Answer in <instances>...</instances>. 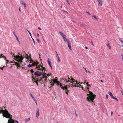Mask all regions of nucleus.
Listing matches in <instances>:
<instances>
[{
    "label": "nucleus",
    "mask_w": 123,
    "mask_h": 123,
    "mask_svg": "<svg viewBox=\"0 0 123 123\" xmlns=\"http://www.w3.org/2000/svg\"><path fill=\"white\" fill-rule=\"evenodd\" d=\"M88 72L90 73L91 74V73L90 72V71H88Z\"/></svg>",
    "instance_id": "338daca9"
},
{
    "label": "nucleus",
    "mask_w": 123,
    "mask_h": 123,
    "mask_svg": "<svg viewBox=\"0 0 123 123\" xmlns=\"http://www.w3.org/2000/svg\"><path fill=\"white\" fill-rule=\"evenodd\" d=\"M108 47L110 49H111V46H109V47Z\"/></svg>",
    "instance_id": "13d9d810"
},
{
    "label": "nucleus",
    "mask_w": 123,
    "mask_h": 123,
    "mask_svg": "<svg viewBox=\"0 0 123 123\" xmlns=\"http://www.w3.org/2000/svg\"><path fill=\"white\" fill-rule=\"evenodd\" d=\"M91 43H92V45L93 46H94V43H93L92 42V41H91Z\"/></svg>",
    "instance_id": "4c0bfd02"
},
{
    "label": "nucleus",
    "mask_w": 123,
    "mask_h": 123,
    "mask_svg": "<svg viewBox=\"0 0 123 123\" xmlns=\"http://www.w3.org/2000/svg\"><path fill=\"white\" fill-rule=\"evenodd\" d=\"M26 54V53H25V55H25V56H24L25 57V58H26L27 59H28V58L29 59V58H30V59L31 60H30L31 62H32L33 61L32 60V59H31V58L29 57L28 56V54Z\"/></svg>",
    "instance_id": "9d476101"
},
{
    "label": "nucleus",
    "mask_w": 123,
    "mask_h": 123,
    "mask_svg": "<svg viewBox=\"0 0 123 123\" xmlns=\"http://www.w3.org/2000/svg\"><path fill=\"white\" fill-rule=\"evenodd\" d=\"M68 47L71 50H72V49L71 48V43L70 42H68V43H67Z\"/></svg>",
    "instance_id": "dca6fc26"
},
{
    "label": "nucleus",
    "mask_w": 123,
    "mask_h": 123,
    "mask_svg": "<svg viewBox=\"0 0 123 123\" xmlns=\"http://www.w3.org/2000/svg\"><path fill=\"white\" fill-rule=\"evenodd\" d=\"M37 41L39 43H40V41L39 40V39H37Z\"/></svg>",
    "instance_id": "ea45409f"
},
{
    "label": "nucleus",
    "mask_w": 123,
    "mask_h": 123,
    "mask_svg": "<svg viewBox=\"0 0 123 123\" xmlns=\"http://www.w3.org/2000/svg\"><path fill=\"white\" fill-rule=\"evenodd\" d=\"M49 65L50 66V67H51V69H52V66L51 65V64H50V65Z\"/></svg>",
    "instance_id": "603ef678"
},
{
    "label": "nucleus",
    "mask_w": 123,
    "mask_h": 123,
    "mask_svg": "<svg viewBox=\"0 0 123 123\" xmlns=\"http://www.w3.org/2000/svg\"><path fill=\"white\" fill-rule=\"evenodd\" d=\"M43 80H42V81H43V82L44 83H45L46 82V80L45 79H44V77H43Z\"/></svg>",
    "instance_id": "5701e85b"
},
{
    "label": "nucleus",
    "mask_w": 123,
    "mask_h": 123,
    "mask_svg": "<svg viewBox=\"0 0 123 123\" xmlns=\"http://www.w3.org/2000/svg\"><path fill=\"white\" fill-rule=\"evenodd\" d=\"M63 39L64 41H66L67 42V43H68V42H70V40L69 39H67L66 38V37L64 38Z\"/></svg>",
    "instance_id": "4468645a"
},
{
    "label": "nucleus",
    "mask_w": 123,
    "mask_h": 123,
    "mask_svg": "<svg viewBox=\"0 0 123 123\" xmlns=\"http://www.w3.org/2000/svg\"><path fill=\"white\" fill-rule=\"evenodd\" d=\"M14 35L15 36V37H16V39H17V41L19 42V44H20V42L18 39V37L15 34H14Z\"/></svg>",
    "instance_id": "a211bd4d"
},
{
    "label": "nucleus",
    "mask_w": 123,
    "mask_h": 123,
    "mask_svg": "<svg viewBox=\"0 0 123 123\" xmlns=\"http://www.w3.org/2000/svg\"><path fill=\"white\" fill-rule=\"evenodd\" d=\"M108 94L110 96H111L112 95V93L110 91H109L108 92Z\"/></svg>",
    "instance_id": "4be33fe9"
},
{
    "label": "nucleus",
    "mask_w": 123,
    "mask_h": 123,
    "mask_svg": "<svg viewBox=\"0 0 123 123\" xmlns=\"http://www.w3.org/2000/svg\"><path fill=\"white\" fill-rule=\"evenodd\" d=\"M106 98L108 99V95H106Z\"/></svg>",
    "instance_id": "de8ad7c7"
},
{
    "label": "nucleus",
    "mask_w": 123,
    "mask_h": 123,
    "mask_svg": "<svg viewBox=\"0 0 123 123\" xmlns=\"http://www.w3.org/2000/svg\"><path fill=\"white\" fill-rule=\"evenodd\" d=\"M55 52L56 53V57H59L58 55V53L56 51H55Z\"/></svg>",
    "instance_id": "72a5a7b5"
},
{
    "label": "nucleus",
    "mask_w": 123,
    "mask_h": 123,
    "mask_svg": "<svg viewBox=\"0 0 123 123\" xmlns=\"http://www.w3.org/2000/svg\"><path fill=\"white\" fill-rule=\"evenodd\" d=\"M50 83H51V86L52 87L54 85H53V81H52V80L51 81V82H50Z\"/></svg>",
    "instance_id": "a878e982"
},
{
    "label": "nucleus",
    "mask_w": 123,
    "mask_h": 123,
    "mask_svg": "<svg viewBox=\"0 0 123 123\" xmlns=\"http://www.w3.org/2000/svg\"><path fill=\"white\" fill-rule=\"evenodd\" d=\"M14 57L17 60V61H18L17 62H15V64L16 65V66L18 67H20L21 66V65L22 64V62H23L22 60L23 59V58L22 56H14ZM14 64H11V65H13Z\"/></svg>",
    "instance_id": "20e7f679"
},
{
    "label": "nucleus",
    "mask_w": 123,
    "mask_h": 123,
    "mask_svg": "<svg viewBox=\"0 0 123 123\" xmlns=\"http://www.w3.org/2000/svg\"><path fill=\"white\" fill-rule=\"evenodd\" d=\"M32 39L33 40V41L34 44H35V41L34 40V39L33 38H32Z\"/></svg>",
    "instance_id": "8fccbe9b"
},
{
    "label": "nucleus",
    "mask_w": 123,
    "mask_h": 123,
    "mask_svg": "<svg viewBox=\"0 0 123 123\" xmlns=\"http://www.w3.org/2000/svg\"><path fill=\"white\" fill-rule=\"evenodd\" d=\"M32 80H34L33 83H36V85L37 86H38V82L42 81V80H43V78H42L40 79H37L35 77H34L33 76H32Z\"/></svg>",
    "instance_id": "0eeeda50"
},
{
    "label": "nucleus",
    "mask_w": 123,
    "mask_h": 123,
    "mask_svg": "<svg viewBox=\"0 0 123 123\" xmlns=\"http://www.w3.org/2000/svg\"><path fill=\"white\" fill-rule=\"evenodd\" d=\"M79 83L81 85V84H83V83L81 82H79Z\"/></svg>",
    "instance_id": "5fc2aeb1"
},
{
    "label": "nucleus",
    "mask_w": 123,
    "mask_h": 123,
    "mask_svg": "<svg viewBox=\"0 0 123 123\" xmlns=\"http://www.w3.org/2000/svg\"><path fill=\"white\" fill-rule=\"evenodd\" d=\"M1 57H2V58H4V59H5V60H6V62H7H7H9L8 61V60H6V57L5 56H4V57H3V56H2V57H1V56H0V58Z\"/></svg>",
    "instance_id": "412c9836"
},
{
    "label": "nucleus",
    "mask_w": 123,
    "mask_h": 123,
    "mask_svg": "<svg viewBox=\"0 0 123 123\" xmlns=\"http://www.w3.org/2000/svg\"><path fill=\"white\" fill-rule=\"evenodd\" d=\"M47 61H48V64L50 65V64H51L50 61L49 60V58H48V59H47Z\"/></svg>",
    "instance_id": "aec40b11"
},
{
    "label": "nucleus",
    "mask_w": 123,
    "mask_h": 123,
    "mask_svg": "<svg viewBox=\"0 0 123 123\" xmlns=\"http://www.w3.org/2000/svg\"><path fill=\"white\" fill-rule=\"evenodd\" d=\"M30 120V118H28V119H25V122H27L29 121Z\"/></svg>",
    "instance_id": "6ab92c4d"
},
{
    "label": "nucleus",
    "mask_w": 123,
    "mask_h": 123,
    "mask_svg": "<svg viewBox=\"0 0 123 123\" xmlns=\"http://www.w3.org/2000/svg\"><path fill=\"white\" fill-rule=\"evenodd\" d=\"M34 101L35 102L36 104V105H37V102L36 100Z\"/></svg>",
    "instance_id": "37998d69"
},
{
    "label": "nucleus",
    "mask_w": 123,
    "mask_h": 123,
    "mask_svg": "<svg viewBox=\"0 0 123 123\" xmlns=\"http://www.w3.org/2000/svg\"><path fill=\"white\" fill-rule=\"evenodd\" d=\"M51 74H50V75L49 74H46V75H47V76H49L50 75H51Z\"/></svg>",
    "instance_id": "a18cd8bd"
},
{
    "label": "nucleus",
    "mask_w": 123,
    "mask_h": 123,
    "mask_svg": "<svg viewBox=\"0 0 123 123\" xmlns=\"http://www.w3.org/2000/svg\"><path fill=\"white\" fill-rule=\"evenodd\" d=\"M93 17L95 19H96L97 20H98V19L96 17V16H95L93 15Z\"/></svg>",
    "instance_id": "c85d7f7f"
},
{
    "label": "nucleus",
    "mask_w": 123,
    "mask_h": 123,
    "mask_svg": "<svg viewBox=\"0 0 123 123\" xmlns=\"http://www.w3.org/2000/svg\"><path fill=\"white\" fill-rule=\"evenodd\" d=\"M27 31H28V32H29L30 35V36H31V37H32V36L31 35V32L28 30H27Z\"/></svg>",
    "instance_id": "c756f323"
},
{
    "label": "nucleus",
    "mask_w": 123,
    "mask_h": 123,
    "mask_svg": "<svg viewBox=\"0 0 123 123\" xmlns=\"http://www.w3.org/2000/svg\"><path fill=\"white\" fill-rule=\"evenodd\" d=\"M13 62L11 61V62H10V63H12H12H15V62Z\"/></svg>",
    "instance_id": "09e8293b"
},
{
    "label": "nucleus",
    "mask_w": 123,
    "mask_h": 123,
    "mask_svg": "<svg viewBox=\"0 0 123 123\" xmlns=\"http://www.w3.org/2000/svg\"><path fill=\"white\" fill-rule=\"evenodd\" d=\"M32 99H33V100L34 101L35 100H36V99H35V98H34V97H33L32 98Z\"/></svg>",
    "instance_id": "f704fd0d"
},
{
    "label": "nucleus",
    "mask_w": 123,
    "mask_h": 123,
    "mask_svg": "<svg viewBox=\"0 0 123 123\" xmlns=\"http://www.w3.org/2000/svg\"><path fill=\"white\" fill-rule=\"evenodd\" d=\"M1 112L3 113V115L4 117L11 119L10 122H9L10 120H8L9 122L8 123H14L15 121L14 120L11 119L12 117V116L9 114L7 110H0V113H1Z\"/></svg>",
    "instance_id": "f03ea898"
},
{
    "label": "nucleus",
    "mask_w": 123,
    "mask_h": 123,
    "mask_svg": "<svg viewBox=\"0 0 123 123\" xmlns=\"http://www.w3.org/2000/svg\"><path fill=\"white\" fill-rule=\"evenodd\" d=\"M30 71L31 72V73H33L34 72V71L33 69L31 70Z\"/></svg>",
    "instance_id": "e433bc0d"
},
{
    "label": "nucleus",
    "mask_w": 123,
    "mask_h": 123,
    "mask_svg": "<svg viewBox=\"0 0 123 123\" xmlns=\"http://www.w3.org/2000/svg\"><path fill=\"white\" fill-rule=\"evenodd\" d=\"M55 80H57V77H56L55 78Z\"/></svg>",
    "instance_id": "774afa93"
},
{
    "label": "nucleus",
    "mask_w": 123,
    "mask_h": 123,
    "mask_svg": "<svg viewBox=\"0 0 123 123\" xmlns=\"http://www.w3.org/2000/svg\"><path fill=\"white\" fill-rule=\"evenodd\" d=\"M107 46L108 47L109 46H110L109 43L107 45Z\"/></svg>",
    "instance_id": "69168bd1"
},
{
    "label": "nucleus",
    "mask_w": 123,
    "mask_h": 123,
    "mask_svg": "<svg viewBox=\"0 0 123 123\" xmlns=\"http://www.w3.org/2000/svg\"><path fill=\"white\" fill-rule=\"evenodd\" d=\"M39 109L38 108L37 109V111L36 113V117H37L38 118V117L39 115Z\"/></svg>",
    "instance_id": "f8f14e48"
},
{
    "label": "nucleus",
    "mask_w": 123,
    "mask_h": 123,
    "mask_svg": "<svg viewBox=\"0 0 123 123\" xmlns=\"http://www.w3.org/2000/svg\"><path fill=\"white\" fill-rule=\"evenodd\" d=\"M21 4L22 5H23L24 6V7L25 9H26V4L23 1H21Z\"/></svg>",
    "instance_id": "2eb2a0df"
},
{
    "label": "nucleus",
    "mask_w": 123,
    "mask_h": 123,
    "mask_svg": "<svg viewBox=\"0 0 123 123\" xmlns=\"http://www.w3.org/2000/svg\"><path fill=\"white\" fill-rule=\"evenodd\" d=\"M64 11L65 12H66V13H68V12L67 11H65V10H64Z\"/></svg>",
    "instance_id": "e2e57ef3"
},
{
    "label": "nucleus",
    "mask_w": 123,
    "mask_h": 123,
    "mask_svg": "<svg viewBox=\"0 0 123 123\" xmlns=\"http://www.w3.org/2000/svg\"><path fill=\"white\" fill-rule=\"evenodd\" d=\"M38 63H39L37 61V63L36 62H34L32 63V65H33V66L36 65V68L38 70H42L43 72H44V71L46 70V68L45 67H43V64L42 63V65L38 66Z\"/></svg>",
    "instance_id": "423d86ee"
},
{
    "label": "nucleus",
    "mask_w": 123,
    "mask_h": 123,
    "mask_svg": "<svg viewBox=\"0 0 123 123\" xmlns=\"http://www.w3.org/2000/svg\"><path fill=\"white\" fill-rule=\"evenodd\" d=\"M3 56V54H1V56H1V57H2V56Z\"/></svg>",
    "instance_id": "052dcab7"
},
{
    "label": "nucleus",
    "mask_w": 123,
    "mask_h": 123,
    "mask_svg": "<svg viewBox=\"0 0 123 123\" xmlns=\"http://www.w3.org/2000/svg\"><path fill=\"white\" fill-rule=\"evenodd\" d=\"M52 81H53V85H54V84L55 83H57V86L59 85L61 89H62L63 90H65V92L66 93L67 95L68 94L69 91L68 90L67 86H65V85L61 84L57 80H55V79H52Z\"/></svg>",
    "instance_id": "7ed1b4c3"
},
{
    "label": "nucleus",
    "mask_w": 123,
    "mask_h": 123,
    "mask_svg": "<svg viewBox=\"0 0 123 123\" xmlns=\"http://www.w3.org/2000/svg\"><path fill=\"white\" fill-rule=\"evenodd\" d=\"M11 54L12 55V56H14V55L15 54L14 53H12V52H11Z\"/></svg>",
    "instance_id": "2f4dec72"
},
{
    "label": "nucleus",
    "mask_w": 123,
    "mask_h": 123,
    "mask_svg": "<svg viewBox=\"0 0 123 123\" xmlns=\"http://www.w3.org/2000/svg\"><path fill=\"white\" fill-rule=\"evenodd\" d=\"M98 4V6H102V2L101 0H97Z\"/></svg>",
    "instance_id": "1a4fd4ad"
},
{
    "label": "nucleus",
    "mask_w": 123,
    "mask_h": 123,
    "mask_svg": "<svg viewBox=\"0 0 123 123\" xmlns=\"http://www.w3.org/2000/svg\"><path fill=\"white\" fill-rule=\"evenodd\" d=\"M121 55L122 57V60L123 61V55Z\"/></svg>",
    "instance_id": "49530a36"
},
{
    "label": "nucleus",
    "mask_w": 123,
    "mask_h": 123,
    "mask_svg": "<svg viewBox=\"0 0 123 123\" xmlns=\"http://www.w3.org/2000/svg\"><path fill=\"white\" fill-rule=\"evenodd\" d=\"M79 84L78 85V86H79V87H80V86H82V85H81L79 83H78Z\"/></svg>",
    "instance_id": "c9c22d12"
},
{
    "label": "nucleus",
    "mask_w": 123,
    "mask_h": 123,
    "mask_svg": "<svg viewBox=\"0 0 123 123\" xmlns=\"http://www.w3.org/2000/svg\"><path fill=\"white\" fill-rule=\"evenodd\" d=\"M120 91H121V93H122V95L123 96V92L121 90H120Z\"/></svg>",
    "instance_id": "6e6d98bb"
},
{
    "label": "nucleus",
    "mask_w": 123,
    "mask_h": 123,
    "mask_svg": "<svg viewBox=\"0 0 123 123\" xmlns=\"http://www.w3.org/2000/svg\"><path fill=\"white\" fill-rule=\"evenodd\" d=\"M30 96L32 97V98L34 97L32 95V94L31 93H30Z\"/></svg>",
    "instance_id": "7c9ffc66"
},
{
    "label": "nucleus",
    "mask_w": 123,
    "mask_h": 123,
    "mask_svg": "<svg viewBox=\"0 0 123 123\" xmlns=\"http://www.w3.org/2000/svg\"><path fill=\"white\" fill-rule=\"evenodd\" d=\"M42 71L41 72L39 71H37L34 73V74L37 76H40L41 74H42Z\"/></svg>",
    "instance_id": "6e6552de"
},
{
    "label": "nucleus",
    "mask_w": 123,
    "mask_h": 123,
    "mask_svg": "<svg viewBox=\"0 0 123 123\" xmlns=\"http://www.w3.org/2000/svg\"><path fill=\"white\" fill-rule=\"evenodd\" d=\"M84 69L85 70L86 72L87 73V70L84 67H83Z\"/></svg>",
    "instance_id": "58836bf2"
},
{
    "label": "nucleus",
    "mask_w": 123,
    "mask_h": 123,
    "mask_svg": "<svg viewBox=\"0 0 123 123\" xmlns=\"http://www.w3.org/2000/svg\"><path fill=\"white\" fill-rule=\"evenodd\" d=\"M65 86H67V89H68V87L69 88V87H70V86H71V87H72V86H67V85H65Z\"/></svg>",
    "instance_id": "cd10ccee"
},
{
    "label": "nucleus",
    "mask_w": 123,
    "mask_h": 123,
    "mask_svg": "<svg viewBox=\"0 0 123 123\" xmlns=\"http://www.w3.org/2000/svg\"><path fill=\"white\" fill-rule=\"evenodd\" d=\"M41 71H42V73H43L42 74V75H43V77L46 79H47V76H46L45 75H46V73H44L45 72V71H46V70L45 71H44V72H43L42 70H41Z\"/></svg>",
    "instance_id": "ddd939ff"
},
{
    "label": "nucleus",
    "mask_w": 123,
    "mask_h": 123,
    "mask_svg": "<svg viewBox=\"0 0 123 123\" xmlns=\"http://www.w3.org/2000/svg\"><path fill=\"white\" fill-rule=\"evenodd\" d=\"M87 86H88L89 87H91V85H89V84Z\"/></svg>",
    "instance_id": "4d7b16f0"
},
{
    "label": "nucleus",
    "mask_w": 123,
    "mask_h": 123,
    "mask_svg": "<svg viewBox=\"0 0 123 123\" xmlns=\"http://www.w3.org/2000/svg\"><path fill=\"white\" fill-rule=\"evenodd\" d=\"M57 57L58 59V62H60V59L59 57H59Z\"/></svg>",
    "instance_id": "393cba45"
},
{
    "label": "nucleus",
    "mask_w": 123,
    "mask_h": 123,
    "mask_svg": "<svg viewBox=\"0 0 123 123\" xmlns=\"http://www.w3.org/2000/svg\"><path fill=\"white\" fill-rule=\"evenodd\" d=\"M89 94H87V100L89 102L91 101L92 103H93L94 102L93 100L96 97V95L94 94L91 91L88 90Z\"/></svg>",
    "instance_id": "39448f33"
},
{
    "label": "nucleus",
    "mask_w": 123,
    "mask_h": 123,
    "mask_svg": "<svg viewBox=\"0 0 123 123\" xmlns=\"http://www.w3.org/2000/svg\"><path fill=\"white\" fill-rule=\"evenodd\" d=\"M38 29L39 30H41V28H40V27H38Z\"/></svg>",
    "instance_id": "0e129e2a"
},
{
    "label": "nucleus",
    "mask_w": 123,
    "mask_h": 123,
    "mask_svg": "<svg viewBox=\"0 0 123 123\" xmlns=\"http://www.w3.org/2000/svg\"><path fill=\"white\" fill-rule=\"evenodd\" d=\"M27 66H28V67H31L33 66V65H32V64H29V65H28Z\"/></svg>",
    "instance_id": "b1692460"
},
{
    "label": "nucleus",
    "mask_w": 123,
    "mask_h": 123,
    "mask_svg": "<svg viewBox=\"0 0 123 123\" xmlns=\"http://www.w3.org/2000/svg\"><path fill=\"white\" fill-rule=\"evenodd\" d=\"M67 2V3L68 4L70 5V4L69 2V1L68 0H65Z\"/></svg>",
    "instance_id": "bb28decb"
},
{
    "label": "nucleus",
    "mask_w": 123,
    "mask_h": 123,
    "mask_svg": "<svg viewBox=\"0 0 123 123\" xmlns=\"http://www.w3.org/2000/svg\"><path fill=\"white\" fill-rule=\"evenodd\" d=\"M86 80H85V81L84 82V83H83V84H85V83H86Z\"/></svg>",
    "instance_id": "3c124183"
},
{
    "label": "nucleus",
    "mask_w": 123,
    "mask_h": 123,
    "mask_svg": "<svg viewBox=\"0 0 123 123\" xmlns=\"http://www.w3.org/2000/svg\"><path fill=\"white\" fill-rule=\"evenodd\" d=\"M37 36L38 37H39V34L38 33H37Z\"/></svg>",
    "instance_id": "79ce46f5"
},
{
    "label": "nucleus",
    "mask_w": 123,
    "mask_h": 123,
    "mask_svg": "<svg viewBox=\"0 0 123 123\" xmlns=\"http://www.w3.org/2000/svg\"><path fill=\"white\" fill-rule=\"evenodd\" d=\"M49 65L50 66V67H51V69H52V66L51 65V64H50V65Z\"/></svg>",
    "instance_id": "864d4df0"
},
{
    "label": "nucleus",
    "mask_w": 123,
    "mask_h": 123,
    "mask_svg": "<svg viewBox=\"0 0 123 123\" xmlns=\"http://www.w3.org/2000/svg\"><path fill=\"white\" fill-rule=\"evenodd\" d=\"M113 99H115V100H117V101H118V100L114 96H113L112 95L111 96H110Z\"/></svg>",
    "instance_id": "f3484780"
},
{
    "label": "nucleus",
    "mask_w": 123,
    "mask_h": 123,
    "mask_svg": "<svg viewBox=\"0 0 123 123\" xmlns=\"http://www.w3.org/2000/svg\"><path fill=\"white\" fill-rule=\"evenodd\" d=\"M59 33L60 34V35L62 36L63 38L66 37V36L63 33L61 32H59Z\"/></svg>",
    "instance_id": "9b49d317"
},
{
    "label": "nucleus",
    "mask_w": 123,
    "mask_h": 123,
    "mask_svg": "<svg viewBox=\"0 0 123 123\" xmlns=\"http://www.w3.org/2000/svg\"><path fill=\"white\" fill-rule=\"evenodd\" d=\"M86 84H87V85H88L89 84H88V82H87V83H86Z\"/></svg>",
    "instance_id": "bf43d9fd"
},
{
    "label": "nucleus",
    "mask_w": 123,
    "mask_h": 123,
    "mask_svg": "<svg viewBox=\"0 0 123 123\" xmlns=\"http://www.w3.org/2000/svg\"><path fill=\"white\" fill-rule=\"evenodd\" d=\"M85 48L86 49H88V47H85Z\"/></svg>",
    "instance_id": "680f3d73"
},
{
    "label": "nucleus",
    "mask_w": 123,
    "mask_h": 123,
    "mask_svg": "<svg viewBox=\"0 0 123 123\" xmlns=\"http://www.w3.org/2000/svg\"><path fill=\"white\" fill-rule=\"evenodd\" d=\"M120 41L121 42V43H123V41L122 40H121L120 39Z\"/></svg>",
    "instance_id": "c03bdc74"
},
{
    "label": "nucleus",
    "mask_w": 123,
    "mask_h": 123,
    "mask_svg": "<svg viewBox=\"0 0 123 123\" xmlns=\"http://www.w3.org/2000/svg\"><path fill=\"white\" fill-rule=\"evenodd\" d=\"M113 114V112L112 111H111V115L112 116Z\"/></svg>",
    "instance_id": "a19ab883"
},
{
    "label": "nucleus",
    "mask_w": 123,
    "mask_h": 123,
    "mask_svg": "<svg viewBox=\"0 0 123 123\" xmlns=\"http://www.w3.org/2000/svg\"><path fill=\"white\" fill-rule=\"evenodd\" d=\"M61 80L62 81L64 80L66 83L67 82H70L72 84H70L72 86L75 87H79V86L78 85L79 84L78 83L77 81L73 79L72 78H71V79H70V78L69 77V76H67V78H64L61 79Z\"/></svg>",
    "instance_id": "f257e3e1"
},
{
    "label": "nucleus",
    "mask_w": 123,
    "mask_h": 123,
    "mask_svg": "<svg viewBox=\"0 0 123 123\" xmlns=\"http://www.w3.org/2000/svg\"><path fill=\"white\" fill-rule=\"evenodd\" d=\"M86 13H88V15H91V14H90V12H89L86 11Z\"/></svg>",
    "instance_id": "473e14b6"
}]
</instances>
